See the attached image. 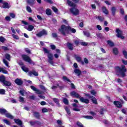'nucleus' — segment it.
<instances>
[{
    "label": "nucleus",
    "mask_w": 127,
    "mask_h": 127,
    "mask_svg": "<svg viewBox=\"0 0 127 127\" xmlns=\"http://www.w3.org/2000/svg\"><path fill=\"white\" fill-rule=\"evenodd\" d=\"M59 31L64 35V36H66V32L67 34H69V31H71L72 33H76V29L74 28H72L70 26H66L64 24L62 25L61 28L59 29Z\"/></svg>",
    "instance_id": "nucleus-1"
},
{
    "label": "nucleus",
    "mask_w": 127,
    "mask_h": 127,
    "mask_svg": "<svg viewBox=\"0 0 127 127\" xmlns=\"http://www.w3.org/2000/svg\"><path fill=\"white\" fill-rule=\"evenodd\" d=\"M115 73L117 76L121 75L123 78L126 77V72H127V68L125 65H122V67L117 66L114 67Z\"/></svg>",
    "instance_id": "nucleus-2"
},
{
    "label": "nucleus",
    "mask_w": 127,
    "mask_h": 127,
    "mask_svg": "<svg viewBox=\"0 0 127 127\" xmlns=\"http://www.w3.org/2000/svg\"><path fill=\"white\" fill-rule=\"evenodd\" d=\"M67 3L69 6H71L72 8L69 9V10L73 15H78L79 14V9L76 8V4L72 2L70 0H67Z\"/></svg>",
    "instance_id": "nucleus-3"
},
{
    "label": "nucleus",
    "mask_w": 127,
    "mask_h": 127,
    "mask_svg": "<svg viewBox=\"0 0 127 127\" xmlns=\"http://www.w3.org/2000/svg\"><path fill=\"white\" fill-rule=\"evenodd\" d=\"M43 50L44 53L47 54V57L48 58V62L51 64V65H54V62H53V54L50 53V51L47 49L46 48H43Z\"/></svg>",
    "instance_id": "nucleus-4"
},
{
    "label": "nucleus",
    "mask_w": 127,
    "mask_h": 127,
    "mask_svg": "<svg viewBox=\"0 0 127 127\" xmlns=\"http://www.w3.org/2000/svg\"><path fill=\"white\" fill-rule=\"evenodd\" d=\"M70 95L72 97H75V98H76L77 99H79L81 103H84L85 104H89V103H90L89 99L84 98V97H81L80 96V94H78V93L76 92L75 91L70 92Z\"/></svg>",
    "instance_id": "nucleus-5"
},
{
    "label": "nucleus",
    "mask_w": 127,
    "mask_h": 127,
    "mask_svg": "<svg viewBox=\"0 0 127 127\" xmlns=\"http://www.w3.org/2000/svg\"><path fill=\"white\" fill-rule=\"evenodd\" d=\"M21 57L24 60V61H25L26 62H27L28 63H29V64H32L34 63L31 61V59L30 58V57L27 56L25 54H23L21 56Z\"/></svg>",
    "instance_id": "nucleus-6"
},
{
    "label": "nucleus",
    "mask_w": 127,
    "mask_h": 127,
    "mask_svg": "<svg viewBox=\"0 0 127 127\" xmlns=\"http://www.w3.org/2000/svg\"><path fill=\"white\" fill-rule=\"evenodd\" d=\"M85 97H88L89 99H91V102L95 105H98V101H97V99H96L95 97L91 96V95L88 93L85 94Z\"/></svg>",
    "instance_id": "nucleus-7"
},
{
    "label": "nucleus",
    "mask_w": 127,
    "mask_h": 127,
    "mask_svg": "<svg viewBox=\"0 0 127 127\" xmlns=\"http://www.w3.org/2000/svg\"><path fill=\"white\" fill-rule=\"evenodd\" d=\"M116 33L117 37L118 38H121V39H125V36H123V31L120 30L119 28L116 29Z\"/></svg>",
    "instance_id": "nucleus-8"
},
{
    "label": "nucleus",
    "mask_w": 127,
    "mask_h": 127,
    "mask_svg": "<svg viewBox=\"0 0 127 127\" xmlns=\"http://www.w3.org/2000/svg\"><path fill=\"white\" fill-rule=\"evenodd\" d=\"M47 34H48L47 31L45 30V29H43L41 31L36 34V35L38 37L40 38L43 36V35H47Z\"/></svg>",
    "instance_id": "nucleus-9"
},
{
    "label": "nucleus",
    "mask_w": 127,
    "mask_h": 127,
    "mask_svg": "<svg viewBox=\"0 0 127 127\" xmlns=\"http://www.w3.org/2000/svg\"><path fill=\"white\" fill-rule=\"evenodd\" d=\"M30 88L32 90H33V91H35V92H36V94H37L38 95H41V94H42V91L41 90H40L39 89L36 88L34 86H30Z\"/></svg>",
    "instance_id": "nucleus-10"
},
{
    "label": "nucleus",
    "mask_w": 127,
    "mask_h": 127,
    "mask_svg": "<svg viewBox=\"0 0 127 127\" xmlns=\"http://www.w3.org/2000/svg\"><path fill=\"white\" fill-rule=\"evenodd\" d=\"M75 58L77 62L81 63V65H85V63L82 60V58L81 57L75 56Z\"/></svg>",
    "instance_id": "nucleus-11"
},
{
    "label": "nucleus",
    "mask_w": 127,
    "mask_h": 127,
    "mask_svg": "<svg viewBox=\"0 0 127 127\" xmlns=\"http://www.w3.org/2000/svg\"><path fill=\"white\" fill-rule=\"evenodd\" d=\"M114 105L117 107V108H118V109H121V108H123V104L121 102L118 101H115L113 102Z\"/></svg>",
    "instance_id": "nucleus-12"
},
{
    "label": "nucleus",
    "mask_w": 127,
    "mask_h": 127,
    "mask_svg": "<svg viewBox=\"0 0 127 127\" xmlns=\"http://www.w3.org/2000/svg\"><path fill=\"white\" fill-rule=\"evenodd\" d=\"M14 82L18 86H21L23 84V81L19 78H16V79H15Z\"/></svg>",
    "instance_id": "nucleus-13"
},
{
    "label": "nucleus",
    "mask_w": 127,
    "mask_h": 127,
    "mask_svg": "<svg viewBox=\"0 0 127 127\" xmlns=\"http://www.w3.org/2000/svg\"><path fill=\"white\" fill-rule=\"evenodd\" d=\"M66 46L68 48L69 50L72 51V50H74V45L72 43H71L70 42H67L66 44Z\"/></svg>",
    "instance_id": "nucleus-14"
},
{
    "label": "nucleus",
    "mask_w": 127,
    "mask_h": 127,
    "mask_svg": "<svg viewBox=\"0 0 127 127\" xmlns=\"http://www.w3.org/2000/svg\"><path fill=\"white\" fill-rule=\"evenodd\" d=\"M26 2L28 4H29L30 6H33V5L35 4V0H27Z\"/></svg>",
    "instance_id": "nucleus-15"
},
{
    "label": "nucleus",
    "mask_w": 127,
    "mask_h": 127,
    "mask_svg": "<svg viewBox=\"0 0 127 127\" xmlns=\"http://www.w3.org/2000/svg\"><path fill=\"white\" fill-rule=\"evenodd\" d=\"M33 115L37 120H40V114H39V112H34Z\"/></svg>",
    "instance_id": "nucleus-16"
},
{
    "label": "nucleus",
    "mask_w": 127,
    "mask_h": 127,
    "mask_svg": "<svg viewBox=\"0 0 127 127\" xmlns=\"http://www.w3.org/2000/svg\"><path fill=\"white\" fill-rule=\"evenodd\" d=\"M2 7L3 8H9L10 7V6H9V4L7 2H2Z\"/></svg>",
    "instance_id": "nucleus-17"
},
{
    "label": "nucleus",
    "mask_w": 127,
    "mask_h": 127,
    "mask_svg": "<svg viewBox=\"0 0 127 127\" xmlns=\"http://www.w3.org/2000/svg\"><path fill=\"white\" fill-rule=\"evenodd\" d=\"M111 10L113 16H115L116 15V12H117V8L115 6H113L111 7Z\"/></svg>",
    "instance_id": "nucleus-18"
},
{
    "label": "nucleus",
    "mask_w": 127,
    "mask_h": 127,
    "mask_svg": "<svg viewBox=\"0 0 127 127\" xmlns=\"http://www.w3.org/2000/svg\"><path fill=\"white\" fill-rule=\"evenodd\" d=\"M3 86H5V87H10L11 86V82L5 80L3 83Z\"/></svg>",
    "instance_id": "nucleus-19"
},
{
    "label": "nucleus",
    "mask_w": 127,
    "mask_h": 127,
    "mask_svg": "<svg viewBox=\"0 0 127 127\" xmlns=\"http://www.w3.org/2000/svg\"><path fill=\"white\" fill-rule=\"evenodd\" d=\"M14 122L17 125H18V126H22V121L21 120H19V119H14Z\"/></svg>",
    "instance_id": "nucleus-20"
},
{
    "label": "nucleus",
    "mask_w": 127,
    "mask_h": 127,
    "mask_svg": "<svg viewBox=\"0 0 127 127\" xmlns=\"http://www.w3.org/2000/svg\"><path fill=\"white\" fill-rule=\"evenodd\" d=\"M102 8V11L103 13H105V14H106V15L109 14V11L108 10L107 7L103 6Z\"/></svg>",
    "instance_id": "nucleus-21"
},
{
    "label": "nucleus",
    "mask_w": 127,
    "mask_h": 127,
    "mask_svg": "<svg viewBox=\"0 0 127 127\" xmlns=\"http://www.w3.org/2000/svg\"><path fill=\"white\" fill-rule=\"evenodd\" d=\"M113 52L114 55H118L119 53V49L117 48H114L113 49Z\"/></svg>",
    "instance_id": "nucleus-22"
},
{
    "label": "nucleus",
    "mask_w": 127,
    "mask_h": 127,
    "mask_svg": "<svg viewBox=\"0 0 127 127\" xmlns=\"http://www.w3.org/2000/svg\"><path fill=\"white\" fill-rule=\"evenodd\" d=\"M5 81V76L3 75H1L0 76V82L2 84Z\"/></svg>",
    "instance_id": "nucleus-23"
},
{
    "label": "nucleus",
    "mask_w": 127,
    "mask_h": 127,
    "mask_svg": "<svg viewBox=\"0 0 127 127\" xmlns=\"http://www.w3.org/2000/svg\"><path fill=\"white\" fill-rule=\"evenodd\" d=\"M107 44L110 47H114V46H115V43L111 40H108Z\"/></svg>",
    "instance_id": "nucleus-24"
},
{
    "label": "nucleus",
    "mask_w": 127,
    "mask_h": 127,
    "mask_svg": "<svg viewBox=\"0 0 127 127\" xmlns=\"http://www.w3.org/2000/svg\"><path fill=\"white\" fill-rule=\"evenodd\" d=\"M74 71V73H75V74H77L78 76H80V75H81L82 73V71H81V70L78 68H75Z\"/></svg>",
    "instance_id": "nucleus-25"
},
{
    "label": "nucleus",
    "mask_w": 127,
    "mask_h": 127,
    "mask_svg": "<svg viewBox=\"0 0 127 127\" xmlns=\"http://www.w3.org/2000/svg\"><path fill=\"white\" fill-rule=\"evenodd\" d=\"M82 117L84 118V119H86L87 120H93L94 119V117L92 116L88 115L82 116Z\"/></svg>",
    "instance_id": "nucleus-26"
},
{
    "label": "nucleus",
    "mask_w": 127,
    "mask_h": 127,
    "mask_svg": "<svg viewBox=\"0 0 127 127\" xmlns=\"http://www.w3.org/2000/svg\"><path fill=\"white\" fill-rule=\"evenodd\" d=\"M6 113H7V111H6V110L2 108L0 109V114L1 115H4V114L5 115Z\"/></svg>",
    "instance_id": "nucleus-27"
},
{
    "label": "nucleus",
    "mask_w": 127,
    "mask_h": 127,
    "mask_svg": "<svg viewBox=\"0 0 127 127\" xmlns=\"http://www.w3.org/2000/svg\"><path fill=\"white\" fill-rule=\"evenodd\" d=\"M34 29V26L32 25H29L27 28V30L28 31H32Z\"/></svg>",
    "instance_id": "nucleus-28"
},
{
    "label": "nucleus",
    "mask_w": 127,
    "mask_h": 127,
    "mask_svg": "<svg viewBox=\"0 0 127 127\" xmlns=\"http://www.w3.org/2000/svg\"><path fill=\"white\" fill-rule=\"evenodd\" d=\"M64 110L65 112H66L67 115H71V111H70V108H68L67 106H65L64 107Z\"/></svg>",
    "instance_id": "nucleus-29"
},
{
    "label": "nucleus",
    "mask_w": 127,
    "mask_h": 127,
    "mask_svg": "<svg viewBox=\"0 0 127 127\" xmlns=\"http://www.w3.org/2000/svg\"><path fill=\"white\" fill-rule=\"evenodd\" d=\"M46 13L47 15H51V14H52V11H51V9L47 8L46 10Z\"/></svg>",
    "instance_id": "nucleus-30"
},
{
    "label": "nucleus",
    "mask_w": 127,
    "mask_h": 127,
    "mask_svg": "<svg viewBox=\"0 0 127 127\" xmlns=\"http://www.w3.org/2000/svg\"><path fill=\"white\" fill-rule=\"evenodd\" d=\"M63 102L64 105H69V100L66 98H64L63 99Z\"/></svg>",
    "instance_id": "nucleus-31"
},
{
    "label": "nucleus",
    "mask_w": 127,
    "mask_h": 127,
    "mask_svg": "<svg viewBox=\"0 0 127 127\" xmlns=\"http://www.w3.org/2000/svg\"><path fill=\"white\" fill-rule=\"evenodd\" d=\"M5 117L6 118H8V119H10L11 120H13V117L9 113H6Z\"/></svg>",
    "instance_id": "nucleus-32"
},
{
    "label": "nucleus",
    "mask_w": 127,
    "mask_h": 127,
    "mask_svg": "<svg viewBox=\"0 0 127 127\" xmlns=\"http://www.w3.org/2000/svg\"><path fill=\"white\" fill-rule=\"evenodd\" d=\"M21 69L22 70H23V71H24V72H25L26 73H28V71H29V70L28 69V68L24 66H21Z\"/></svg>",
    "instance_id": "nucleus-33"
},
{
    "label": "nucleus",
    "mask_w": 127,
    "mask_h": 127,
    "mask_svg": "<svg viewBox=\"0 0 127 127\" xmlns=\"http://www.w3.org/2000/svg\"><path fill=\"white\" fill-rule=\"evenodd\" d=\"M63 79L64 81H66L67 82H68L69 83L72 82V81H71L70 80L69 78H68V77H67V76H64L63 77Z\"/></svg>",
    "instance_id": "nucleus-34"
},
{
    "label": "nucleus",
    "mask_w": 127,
    "mask_h": 127,
    "mask_svg": "<svg viewBox=\"0 0 127 127\" xmlns=\"http://www.w3.org/2000/svg\"><path fill=\"white\" fill-rule=\"evenodd\" d=\"M53 101L58 106H60V103H59V99H58V98H54Z\"/></svg>",
    "instance_id": "nucleus-35"
},
{
    "label": "nucleus",
    "mask_w": 127,
    "mask_h": 127,
    "mask_svg": "<svg viewBox=\"0 0 127 127\" xmlns=\"http://www.w3.org/2000/svg\"><path fill=\"white\" fill-rule=\"evenodd\" d=\"M83 33L84 35L87 37H90V36H91V34H90V32H89L88 31H83Z\"/></svg>",
    "instance_id": "nucleus-36"
},
{
    "label": "nucleus",
    "mask_w": 127,
    "mask_h": 127,
    "mask_svg": "<svg viewBox=\"0 0 127 127\" xmlns=\"http://www.w3.org/2000/svg\"><path fill=\"white\" fill-rule=\"evenodd\" d=\"M3 123L7 125L8 126H10L11 125V123H10V122L9 121L6 120V119H4L3 120Z\"/></svg>",
    "instance_id": "nucleus-37"
},
{
    "label": "nucleus",
    "mask_w": 127,
    "mask_h": 127,
    "mask_svg": "<svg viewBox=\"0 0 127 127\" xmlns=\"http://www.w3.org/2000/svg\"><path fill=\"white\" fill-rule=\"evenodd\" d=\"M5 57L6 59L8 60V61H10V55H9V54H6L5 55Z\"/></svg>",
    "instance_id": "nucleus-38"
},
{
    "label": "nucleus",
    "mask_w": 127,
    "mask_h": 127,
    "mask_svg": "<svg viewBox=\"0 0 127 127\" xmlns=\"http://www.w3.org/2000/svg\"><path fill=\"white\" fill-rule=\"evenodd\" d=\"M26 9L27 11H28V12H29L30 13H31V12H32V9H31V8L29 6H27Z\"/></svg>",
    "instance_id": "nucleus-39"
},
{
    "label": "nucleus",
    "mask_w": 127,
    "mask_h": 127,
    "mask_svg": "<svg viewBox=\"0 0 127 127\" xmlns=\"http://www.w3.org/2000/svg\"><path fill=\"white\" fill-rule=\"evenodd\" d=\"M97 18L101 22H103V21H104V20H105V18L104 17H102V16H98Z\"/></svg>",
    "instance_id": "nucleus-40"
},
{
    "label": "nucleus",
    "mask_w": 127,
    "mask_h": 127,
    "mask_svg": "<svg viewBox=\"0 0 127 127\" xmlns=\"http://www.w3.org/2000/svg\"><path fill=\"white\" fill-rule=\"evenodd\" d=\"M97 37H98V38H100V39H104V36H103L102 33L97 34Z\"/></svg>",
    "instance_id": "nucleus-41"
},
{
    "label": "nucleus",
    "mask_w": 127,
    "mask_h": 127,
    "mask_svg": "<svg viewBox=\"0 0 127 127\" xmlns=\"http://www.w3.org/2000/svg\"><path fill=\"white\" fill-rule=\"evenodd\" d=\"M76 125L78 127H84V125H83V124L79 121L76 122Z\"/></svg>",
    "instance_id": "nucleus-42"
},
{
    "label": "nucleus",
    "mask_w": 127,
    "mask_h": 127,
    "mask_svg": "<svg viewBox=\"0 0 127 127\" xmlns=\"http://www.w3.org/2000/svg\"><path fill=\"white\" fill-rule=\"evenodd\" d=\"M120 12L122 15H125V10L123 8L120 9Z\"/></svg>",
    "instance_id": "nucleus-43"
},
{
    "label": "nucleus",
    "mask_w": 127,
    "mask_h": 127,
    "mask_svg": "<svg viewBox=\"0 0 127 127\" xmlns=\"http://www.w3.org/2000/svg\"><path fill=\"white\" fill-rule=\"evenodd\" d=\"M12 36L13 38H14V39H16V40H18V39H19V37H18L17 35H16L14 34H12Z\"/></svg>",
    "instance_id": "nucleus-44"
},
{
    "label": "nucleus",
    "mask_w": 127,
    "mask_h": 127,
    "mask_svg": "<svg viewBox=\"0 0 127 127\" xmlns=\"http://www.w3.org/2000/svg\"><path fill=\"white\" fill-rule=\"evenodd\" d=\"M5 41V38L2 36L0 37V42L3 43Z\"/></svg>",
    "instance_id": "nucleus-45"
},
{
    "label": "nucleus",
    "mask_w": 127,
    "mask_h": 127,
    "mask_svg": "<svg viewBox=\"0 0 127 127\" xmlns=\"http://www.w3.org/2000/svg\"><path fill=\"white\" fill-rule=\"evenodd\" d=\"M5 94V90L3 89H0V95H4Z\"/></svg>",
    "instance_id": "nucleus-46"
},
{
    "label": "nucleus",
    "mask_w": 127,
    "mask_h": 127,
    "mask_svg": "<svg viewBox=\"0 0 127 127\" xmlns=\"http://www.w3.org/2000/svg\"><path fill=\"white\" fill-rule=\"evenodd\" d=\"M2 49H3L4 51H9V49H8L7 47L2 46Z\"/></svg>",
    "instance_id": "nucleus-47"
},
{
    "label": "nucleus",
    "mask_w": 127,
    "mask_h": 127,
    "mask_svg": "<svg viewBox=\"0 0 127 127\" xmlns=\"http://www.w3.org/2000/svg\"><path fill=\"white\" fill-rule=\"evenodd\" d=\"M25 51L26 52V53H28V54H31V51H30V50H29L28 48H25Z\"/></svg>",
    "instance_id": "nucleus-48"
},
{
    "label": "nucleus",
    "mask_w": 127,
    "mask_h": 127,
    "mask_svg": "<svg viewBox=\"0 0 127 127\" xmlns=\"http://www.w3.org/2000/svg\"><path fill=\"white\" fill-rule=\"evenodd\" d=\"M123 55L126 59H127V52L126 51H123Z\"/></svg>",
    "instance_id": "nucleus-49"
},
{
    "label": "nucleus",
    "mask_w": 127,
    "mask_h": 127,
    "mask_svg": "<svg viewBox=\"0 0 127 127\" xmlns=\"http://www.w3.org/2000/svg\"><path fill=\"white\" fill-rule=\"evenodd\" d=\"M81 45L82 46H88V43L85 42H81L80 43Z\"/></svg>",
    "instance_id": "nucleus-50"
},
{
    "label": "nucleus",
    "mask_w": 127,
    "mask_h": 127,
    "mask_svg": "<svg viewBox=\"0 0 127 127\" xmlns=\"http://www.w3.org/2000/svg\"><path fill=\"white\" fill-rule=\"evenodd\" d=\"M3 63L7 67H8V62H7V61L5 60V59H3Z\"/></svg>",
    "instance_id": "nucleus-51"
},
{
    "label": "nucleus",
    "mask_w": 127,
    "mask_h": 127,
    "mask_svg": "<svg viewBox=\"0 0 127 127\" xmlns=\"http://www.w3.org/2000/svg\"><path fill=\"white\" fill-rule=\"evenodd\" d=\"M52 9L54 12H58V9L56 7L53 6Z\"/></svg>",
    "instance_id": "nucleus-52"
},
{
    "label": "nucleus",
    "mask_w": 127,
    "mask_h": 127,
    "mask_svg": "<svg viewBox=\"0 0 127 127\" xmlns=\"http://www.w3.org/2000/svg\"><path fill=\"white\" fill-rule=\"evenodd\" d=\"M50 47L52 50H55L56 49V46L55 45H51Z\"/></svg>",
    "instance_id": "nucleus-53"
},
{
    "label": "nucleus",
    "mask_w": 127,
    "mask_h": 127,
    "mask_svg": "<svg viewBox=\"0 0 127 127\" xmlns=\"http://www.w3.org/2000/svg\"><path fill=\"white\" fill-rule=\"evenodd\" d=\"M57 123L58 125H59L60 126H62V125L63 124V123H62V121L60 120H57Z\"/></svg>",
    "instance_id": "nucleus-54"
},
{
    "label": "nucleus",
    "mask_w": 127,
    "mask_h": 127,
    "mask_svg": "<svg viewBox=\"0 0 127 127\" xmlns=\"http://www.w3.org/2000/svg\"><path fill=\"white\" fill-rule=\"evenodd\" d=\"M42 113H48V110L46 108H44L42 109Z\"/></svg>",
    "instance_id": "nucleus-55"
},
{
    "label": "nucleus",
    "mask_w": 127,
    "mask_h": 127,
    "mask_svg": "<svg viewBox=\"0 0 127 127\" xmlns=\"http://www.w3.org/2000/svg\"><path fill=\"white\" fill-rule=\"evenodd\" d=\"M40 88L41 89V90H43V91H46V89L45 88V87L43 85H40Z\"/></svg>",
    "instance_id": "nucleus-56"
},
{
    "label": "nucleus",
    "mask_w": 127,
    "mask_h": 127,
    "mask_svg": "<svg viewBox=\"0 0 127 127\" xmlns=\"http://www.w3.org/2000/svg\"><path fill=\"white\" fill-rule=\"evenodd\" d=\"M74 43H75L76 46H78V45H79V44H80V42L78 40H75L74 41Z\"/></svg>",
    "instance_id": "nucleus-57"
},
{
    "label": "nucleus",
    "mask_w": 127,
    "mask_h": 127,
    "mask_svg": "<svg viewBox=\"0 0 127 127\" xmlns=\"http://www.w3.org/2000/svg\"><path fill=\"white\" fill-rule=\"evenodd\" d=\"M90 93L91 95H93V96H96V94H97V92H96L94 90H91Z\"/></svg>",
    "instance_id": "nucleus-58"
},
{
    "label": "nucleus",
    "mask_w": 127,
    "mask_h": 127,
    "mask_svg": "<svg viewBox=\"0 0 127 127\" xmlns=\"http://www.w3.org/2000/svg\"><path fill=\"white\" fill-rule=\"evenodd\" d=\"M84 62L85 63V64H88L89 63V60L87 59V58H84L83 59Z\"/></svg>",
    "instance_id": "nucleus-59"
},
{
    "label": "nucleus",
    "mask_w": 127,
    "mask_h": 127,
    "mask_svg": "<svg viewBox=\"0 0 127 127\" xmlns=\"http://www.w3.org/2000/svg\"><path fill=\"white\" fill-rule=\"evenodd\" d=\"M19 100L21 103L24 102V98L22 97V96L19 97Z\"/></svg>",
    "instance_id": "nucleus-60"
},
{
    "label": "nucleus",
    "mask_w": 127,
    "mask_h": 127,
    "mask_svg": "<svg viewBox=\"0 0 127 127\" xmlns=\"http://www.w3.org/2000/svg\"><path fill=\"white\" fill-rule=\"evenodd\" d=\"M29 123H30V126H34L35 125H36L35 121H30Z\"/></svg>",
    "instance_id": "nucleus-61"
},
{
    "label": "nucleus",
    "mask_w": 127,
    "mask_h": 127,
    "mask_svg": "<svg viewBox=\"0 0 127 127\" xmlns=\"http://www.w3.org/2000/svg\"><path fill=\"white\" fill-rule=\"evenodd\" d=\"M9 15L12 18H14V17H15V14L13 13H10Z\"/></svg>",
    "instance_id": "nucleus-62"
},
{
    "label": "nucleus",
    "mask_w": 127,
    "mask_h": 127,
    "mask_svg": "<svg viewBox=\"0 0 127 127\" xmlns=\"http://www.w3.org/2000/svg\"><path fill=\"white\" fill-rule=\"evenodd\" d=\"M33 75H34V76H38V72L34 70V71H33Z\"/></svg>",
    "instance_id": "nucleus-63"
},
{
    "label": "nucleus",
    "mask_w": 127,
    "mask_h": 127,
    "mask_svg": "<svg viewBox=\"0 0 127 127\" xmlns=\"http://www.w3.org/2000/svg\"><path fill=\"white\" fill-rule=\"evenodd\" d=\"M5 19H6L7 21H10V17L7 16L5 17Z\"/></svg>",
    "instance_id": "nucleus-64"
}]
</instances>
